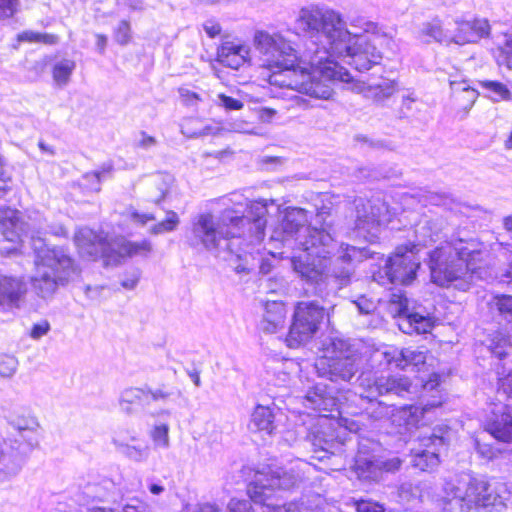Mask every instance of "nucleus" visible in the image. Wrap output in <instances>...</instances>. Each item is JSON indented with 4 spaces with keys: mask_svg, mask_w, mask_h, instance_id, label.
Masks as SVG:
<instances>
[{
    "mask_svg": "<svg viewBox=\"0 0 512 512\" xmlns=\"http://www.w3.org/2000/svg\"><path fill=\"white\" fill-rule=\"evenodd\" d=\"M306 211L291 208L282 222L284 246L297 251L291 258L293 270L305 281L318 283L324 276H333L340 285H346L352 275V262L367 257L365 248L341 244L326 227L307 224Z\"/></svg>",
    "mask_w": 512,
    "mask_h": 512,
    "instance_id": "1",
    "label": "nucleus"
},
{
    "mask_svg": "<svg viewBox=\"0 0 512 512\" xmlns=\"http://www.w3.org/2000/svg\"><path fill=\"white\" fill-rule=\"evenodd\" d=\"M306 33L317 37L332 57L348 59L347 62L359 71H366L383 58L379 37L352 36L345 28L341 15L332 9L316 6L302 8L296 19Z\"/></svg>",
    "mask_w": 512,
    "mask_h": 512,
    "instance_id": "2",
    "label": "nucleus"
},
{
    "mask_svg": "<svg viewBox=\"0 0 512 512\" xmlns=\"http://www.w3.org/2000/svg\"><path fill=\"white\" fill-rule=\"evenodd\" d=\"M267 212L266 202L253 201L243 210H224L218 221L212 214L202 213L193 221L191 245H202L210 252L232 251V247L242 245L240 230L245 225H249V232L253 233L252 242L260 244L265 235Z\"/></svg>",
    "mask_w": 512,
    "mask_h": 512,
    "instance_id": "3",
    "label": "nucleus"
},
{
    "mask_svg": "<svg viewBox=\"0 0 512 512\" xmlns=\"http://www.w3.org/2000/svg\"><path fill=\"white\" fill-rule=\"evenodd\" d=\"M372 370L363 371L356 379L355 394L361 399L376 400L379 396L395 394L403 396L411 388L409 378L405 376L379 375L386 367L394 366L400 369L429 372L431 364L428 363L426 350L382 346L372 351L368 359Z\"/></svg>",
    "mask_w": 512,
    "mask_h": 512,
    "instance_id": "4",
    "label": "nucleus"
},
{
    "mask_svg": "<svg viewBox=\"0 0 512 512\" xmlns=\"http://www.w3.org/2000/svg\"><path fill=\"white\" fill-rule=\"evenodd\" d=\"M301 62L306 67L272 69L267 81L274 86L289 88L309 96L330 99L333 95L331 84L335 81L349 83L352 77L347 69L329 60L326 48L311 42L305 49Z\"/></svg>",
    "mask_w": 512,
    "mask_h": 512,
    "instance_id": "5",
    "label": "nucleus"
},
{
    "mask_svg": "<svg viewBox=\"0 0 512 512\" xmlns=\"http://www.w3.org/2000/svg\"><path fill=\"white\" fill-rule=\"evenodd\" d=\"M483 252L478 242L461 238L441 243L429 253L432 281L442 287L467 291L487 271L480 265Z\"/></svg>",
    "mask_w": 512,
    "mask_h": 512,
    "instance_id": "6",
    "label": "nucleus"
},
{
    "mask_svg": "<svg viewBox=\"0 0 512 512\" xmlns=\"http://www.w3.org/2000/svg\"><path fill=\"white\" fill-rule=\"evenodd\" d=\"M310 470L309 463L297 460L288 469L257 472L248 486V495L262 506V512H318L308 509L303 502L278 503L284 493L301 486Z\"/></svg>",
    "mask_w": 512,
    "mask_h": 512,
    "instance_id": "7",
    "label": "nucleus"
},
{
    "mask_svg": "<svg viewBox=\"0 0 512 512\" xmlns=\"http://www.w3.org/2000/svg\"><path fill=\"white\" fill-rule=\"evenodd\" d=\"M30 241L35 254V273L31 283L40 297L48 298L60 285L68 283L76 274V267L62 249L49 248L34 232L30 235Z\"/></svg>",
    "mask_w": 512,
    "mask_h": 512,
    "instance_id": "8",
    "label": "nucleus"
},
{
    "mask_svg": "<svg viewBox=\"0 0 512 512\" xmlns=\"http://www.w3.org/2000/svg\"><path fill=\"white\" fill-rule=\"evenodd\" d=\"M433 226L430 221L418 223L415 229V243L397 247L395 253L387 259L385 266L373 274V280L382 286L409 285L415 280L420 267V259L417 256L419 247L440 239Z\"/></svg>",
    "mask_w": 512,
    "mask_h": 512,
    "instance_id": "9",
    "label": "nucleus"
},
{
    "mask_svg": "<svg viewBox=\"0 0 512 512\" xmlns=\"http://www.w3.org/2000/svg\"><path fill=\"white\" fill-rule=\"evenodd\" d=\"M74 242L82 257L88 260L103 258L107 264H118L125 258L147 257L153 250L150 240L130 241L123 237L109 240L103 232L88 227L77 230Z\"/></svg>",
    "mask_w": 512,
    "mask_h": 512,
    "instance_id": "10",
    "label": "nucleus"
},
{
    "mask_svg": "<svg viewBox=\"0 0 512 512\" xmlns=\"http://www.w3.org/2000/svg\"><path fill=\"white\" fill-rule=\"evenodd\" d=\"M8 422L17 434L0 442V484L20 473L28 454L38 444L36 417L11 414Z\"/></svg>",
    "mask_w": 512,
    "mask_h": 512,
    "instance_id": "11",
    "label": "nucleus"
},
{
    "mask_svg": "<svg viewBox=\"0 0 512 512\" xmlns=\"http://www.w3.org/2000/svg\"><path fill=\"white\" fill-rule=\"evenodd\" d=\"M443 489L448 498L463 502L468 512L473 509L501 512L505 508V499L497 488H492L485 480L468 474L447 480Z\"/></svg>",
    "mask_w": 512,
    "mask_h": 512,
    "instance_id": "12",
    "label": "nucleus"
},
{
    "mask_svg": "<svg viewBox=\"0 0 512 512\" xmlns=\"http://www.w3.org/2000/svg\"><path fill=\"white\" fill-rule=\"evenodd\" d=\"M356 433L359 425L355 421L342 418L337 421L329 415H318L308 429L307 441L311 444L314 457L322 461L330 455H337L344 452L347 442L358 441L357 436L349 438L342 436V429Z\"/></svg>",
    "mask_w": 512,
    "mask_h": 512,
    "instance_id": "13",
    "label": "nucleus"
},
{
    "mask_svg": "<svg viewBox=\"0 0 512 512\" xmlns=\"http://www.w3.org/2000/svg\"><path fill=\"white\" fill-rule=\"evenodd\" d=\"M323 356L315 363L319 377L332 382H350L362 365L361 357L355 353L347 341L330 338L324 343Z\"/></svg>",
    "mask_w": 512,
    "mask_h": 512,
    "instance_id": "14",
    "label": "nucleus"
},
{
    "mask_svg": "<svg viewBox=\"0 0 512 512\" xmlns=\"http://www.w3.org/2000/svg\"><path fill=\"white\" fill-rule=\"evenodd\" d=\"M253 44L265 70L293 67L298 61L296 49L280 32L257 30Z\"/></svg>",
    "mask_w": 512,
    "mask_h": 512,
    "instance_id": "15",
    "label": "nucleus"
},
{
    "mask_svg": "<svg viewBox=\"0 0 512 512\" xmlns=\"http://www.w3.org/2000/svg\"><path fill=\"white\" fill-rule=\"evenodd\" d=\"M356 221L355 232L357 236L373 242L378 238L380 227L388 226L394 217L403 210L400 207H390L387 199L368 200V206L362 198L355 200Z\"/></svg>",
    "mask_w": 512,
    "mask_h": 512,
    "instance_id": "16",
    "label": "nucleus"
},
{
    "mask_svg": "<svg viewBox=\"0 0 512 512\" xmlns=\"http://www.w3.org/2000/svg\"><path fill=\"white\" fill-rule=\"evenodd\" d=\"M378 448V443L369 439L358 442L353 469L360 480L376 482L384 472L394 473L400 469L402 460L398 456H377Z\"/></svg>",
    "mask_w": 512,
    "mask_h": 512,
    "instance_id": "17",
    "label": "nucleus"
},
{
    "mask_svg": "<svg viewBox=\"0 0 512 512\" xmlns=\"http://www.w3.org/2000/svg\"><path fill=\"white\" fill-rule=\"evenodd\" d=\"M329 314L325 308L314 301L299 302L294 310L293 321L289 328L286 343L290 348H298L310 341L318 332Z\"/></svg>",
    "mask_w": 512,
    "mask_h": 512,
    "instance_id": "18",
    "label": "nucleus"
},
{
    "mask_svg": "<svg viewBox=\"0 0 512 512\" xmlns=\"http://www.w3.org/2000/svg\"><path fill=\"white\" fill-rule=\"evenodd\" d=\"M411 301L403 293H394L390 299V310L399 318V329L406 334H426L434 327L433 319L414 311Z\"/></svg>",
    "mask_w": 512,
    "mask_h": 512,
    "instance_id": "19",
    "label": "nucleus"
},
{
    "mask_svg": "<svg viewBox=\"0 0 512 512\" xmlns=\"http://www.w3.org/2000/svg\"><path fill=\"white\" fill-rule=\"evenodd\" d=\"M447 427H435L431 433L419 437L423 449L417 451L411 460L414 467L421 471H433L439 465L438 450L447 443Z\"/></svg>",
    "mask_w": 512,
    "mask_h": 512,
    "instance_id": "20",
    "label": "nucleus"
},
{
    "mask_svg": "<svg viewBox=\"0 0 512 512\" xmlns=\"http://www.w3.org/2000/svg\"><path fill=\"white\" fill-rule=\"evenodd\" d=\"M442 400H432L423 407L416 405H405L401 407L387 406L386 415L389 416L391 424L397 428L400 434L410 432L417 428L423 421L425 413L430 409L439 407Z\"/></svg>",
    "mask_w": 512,
    "mask_h": 512,
    "instance_id": "21",
    "label": "nucleus"
},
{
    "mask_svg": "<svg viewBox=\"0 0 512 512\" xmlns=\"http://www.w3.org/2000/svg\"><path fill=\"white\" fill-rule=\"evenodd\" d=\"M216 256L222 257L224 260H232L233 257L239 262L235 266L237 273H249L255 268L259 267L262 274L270 272V264L266 262L260 255L259 248L254 244L249 243L243 248L241 245L232 247L231 250H220V252H213Z\"/></svg>",
    "mask_w": 512,
    "mask_h": 512,
    "instance_id": "22",
    "label": "nucleus"
},
{
    "mask_svg": "<svg viewBox=\"0 0 512 512\" xmlns=\"http://www.w3.org/2000/svg\"><path fill=\"white\" fill-rule=\"evenodd\" d=\"M455 23L457 25L456 33L450 40L455 44H476L491 35V25L486 18L456 20Z\"/></svg>",
    "mask_w": 512,
    "mask_h": 512,
    "instance_id": "23",
    "label": "nucleus"
},
{
    "mask_svg": "<svg viewBox=\"0 0 512 512\" xmlns=\"http://www.w3.org/2000/svg\"><path fill=\"white\" fill-rule=\"evenodd\" d=\"M303 405L319 415L325 412L339 411V399L335 396L334 388H329L324 383H316L304 396Z\"/></svg>",
    "mask_w": 512,
    "mask_h": 512,
    "instance_id": "24",
    "label": "nucleus"
},
{
    "mask_svg": "<svg viewBox=\"0 0 512 512\" xmlns=\"http://www.w3.org/2000/svg\"><path fill=\"white\" fill-rule=\"evenodd\" d=\"M21 213L11 208L0 210V232L11 243H24L29 227L20 217Z\"/></svg>",
    "mask_w": 512,
    "mask_h": 512,
    "instance_id": "25",
    "label": "nucleus"
},
{
    "mask_svg": "<svg viewBox=\"0 0 512 512\" xmlns=\"http://www.w3.org/2000/svg\"><path fill=\"white\" fill-rule=\"evenodd\" d=\"M351 89L375 103H383L397 92V82L388 78H380L376 82L357 81Z\"/></svg>",
    "mask_w": 512,
    "mask_h": 512,
    "instance_id": "26",
    "label": "nucleus"
},
{
    "mask_svg": "<svg viewBox=\"0 0 512 512\" xmlns=\"http://www.w3.org/2000/svg\"><path fill=\"white\" fill-rule=\"evenodd\" d=\"M485 430L496 440L512 443V412L501 406L486 421Z\"/></svg>",
    "mask_w": 512,
    "mask_h": 512,
    "instance_id": "27",
    "label": "nucleus"
},
{
    "mask_svg": "<svg viewBox=\"0 0 512 512\" xmlns=\"http://www.w3.org/2000/svg\"><path fill=\"white\" fill-rule=\"evenodd\" d=\"M249 56V47L239 40L224 41L217 51V59L223 65L239 69Z\"/></svg>",
    "mask_w": 512,
    "mask_h": 512,
    "instance_id": "28",
    "label": "nucleus"
},
{
    "mask_svg": "<svg viewBox=\"0 0 512 512\" xmlns=\"http://www.w3.org/2000/svg\"><path fill=\"white\" fill-rule=\"evenodd\" d=\"M26 292V284L17 277L0 273V305L4 307H17Z\"/></svg>",
    "mask_w": 512,
    "mask_h": 512,
    "instance_id": "29",
    "label": "nucleus"
},
{
    "mask_svg": "<svg viewBox=\"0 0 512 512\" xmlns=\"http://www.w3.org/2000/svg\"><path fill=\"white\" fill-rule=\"evenodd\" d=\"M286 307L280 301H268L264 306V313L260 322V329L266 333H276L284 328L286 320Z\"/></svg>",
    "mask_w": 512,
    "mask_h": 512,
    "instance_id": "30",
    "label": "nucleus"
},
{
    "mask_svg": "<svg viewBox=\"0 0 512 512\" xmlns=\"http://www.w3.org/2000/svg\"><path fill=\"white\" fill-rule=\"evenodd\" d=\"M248 428L251 432L271 435L276 429L273 409L268 406L257 405L251 414Z\"/></svg>",
    "mask_w": 512,
    "mask_h": 512,
    "instance_id": "31",
    "label": "nucleus"
},
{
    "mask_svg": "<svg viewBox=\"0 0 512 512\" xmlns=\"http://www.w3.org/2000/svg\"><path fill=\"white\" fill-rule=\"evenodd\" d=\"M148 399L147 385L143 387H129L124 389L119 397V406L127 415L135 413L133 404L141 403Z\"/></svg>",
    "mask_w": 512,
    "mask_h": 512,
    "instance_id": "32",
    "label": "nucleus"
},
{
    "mask_svg": "<svg viewBox=\"0 0 512 512\" xmlns=\"http://www.w3.org/2000/svg\"><path fill=\"white\" fill-rule=\"evenodd\" d=\"M113 443L122 455L134 462H145L150 456V447L147 444L131 445L118 438H114Z\"/></svg>",
    "mask_w": 512,
    "mask_h": 512,
    "instance_id": "33",
    "label": "nucleus"
},
{
    "mask_svg": "<svg viewBox=\"0 0 512 512\" xmlns=\"http://www.w3.org/2000/svg\"><path fill=\"white\" fill-rule=\"evenodd\" d=\"M147 391L148 398L153 402L175 403L183 397V393L178 387L169 384H161L155 388L147 385Z\"/></svg>",
    "mask_w": 512,
    "mask_h": 512,
    "instance_id": "34",
    "label": "nucleus"
},
{
    "mask_svg": "<svg viewBox=\"0 0 512 512\" xmlns=\"http://www.w3.org/2000/svg\"><path fill=\"white\" fill-rule=\"evenodd\" d=\"M170 427L167 423H155L150 430V438L156 448L168 449L170 447Z\"/></svg>",
    "mask_w": 512,
    "mask_h": 512,
    "instance_id": "35",
    "label": "nucleus"
},
{
    "mask_svg": "<svg viewBox=\"0 0 512 512\" xmlns=\"http://www.w3.org/2000/svg\"><path fill=\"white\" fill-rule=\"evenodd\" d=\"M75 69V62L72 60H62L53 67V79L59 86L68 83L70 76Z\"/></svg>",
    "mask_w": 512,
    "mask_h": 512,
    "instance_id": "36",
    "label": "nucleus"
},
{
    "mask_svg": "<svg viewBox=\"0 0 512 512\" xmlns=\"http://www.w3.org/2000/svg\"><path fill=\"white\" fill-rule=\"evenodd\" d=\"M422 34L431 37L436 42L452 43L450 41L451 38L444 32L442 25L438 20L424 24L422 28Z\"/></svg>",
    "mask_w": 512,
    "mask_h": 512,
    "instance_id": "37",
    "label": "nucleus"
},
{
    "mask_svg": "<svg viewBox=\"0 0 512 512\" xmlns=\"http://www.w3.org/2000/svg\"><path fill=\"white\" fill-rule=\"evenodd\" d=\"M179 222L180 221L177 213L174 211H168L166 219L153 225L150 229V232L154 235L172 232L177 228Z\"/></svg>",
    "mask_w": 512,
    "mask_h": 512,
    "instance_id": "38",
    "label": "nucleus"
},
{
    "mask_svg": "<svg viewBox=\"0 0 512 512\" xmlns=\"http://www.w3.org/2000/svg\"><path fill=\"white\" fill-rule=\"evenodd\" d=\"M20 41L37 42L47 45H54L58 42V36L49 33L25 31L18 36Z\"/></svg>",
    "mask_w": 512,
    "mask_h": 512,
    "instance_id": "39",
    "label": "nucleus"
},
{
    "mask_svg": "<svg viewBox=\"0 0 512 512\" xmlns=\"http://www.w3.org/2000/svg\"><path fill=\"white\" fill-rule=\"evenodd\" d=\"M193 122H194L193 120H189L184 125H182V128H181V133L188 138H199V137H204V136H208V135H216L220 131L219 128H214L209 125L204 126L200 130H194L190 127V125L193 124Z\"/></svg>",
    "mask_w": 512,
    "mask_h": 512,
    "instance_id": "40",
    "label": "nucleus"
},
{
    "mask_svg": "<svg viewBox=\"0 0 512 512\" xmlns=\"http://www.w3.org/2000/svg\"><path fill=\"white\" fill-rule=\"evenodd\" d=\"M481 85L495 94V101L509 100L511 98L512 94L510 90L501 82L483 81L481 82Z\"/></svg>",
    "mask_w": 512,
    "mask_h": 512,
    "instance_id": "41",
    "label": "nucleus"
},
{
    "mask_svg": "<svg viewBox=\"0 0 512 512\" xmlns=\"http://www.w3.org/2000/svg\"><path fill=\"white\" fill-rule=\"evenodd\" d=\"M18 360L12 355H0V377L9 378L14 375Z\"/></svg>",
    "mask_w": 512,
    "mask_h": 512,
    "instance_id": "42",
    "label": "nucleus"
},
{
    "mask_svg": "<svg viewBox=\"0 0 512 512\" xmlns=\"http://www.w3.org/2000/svg\"><path fill=\"white\" fill-rule=\"evenodd\" d=\"M362 29L365 33L370 34L369 37H379V42L388 44L391 41V37H389L386 33L382 32L378 24L375 22H364Z\"/></svg>",
    "mask_w": 512,
    "mask_h": 512,
    "instance_id": "43",
    "label": "nucleus"
},
{
    "mask_svg": "<svg viewBox=\"0 0 512 512\" xmlns=\"http://www.w3.org/2000/svg\"><path fill=\"white\" fill-rule=\"evenodd\" d=\"M145 508L146 504L144 502L139 499H131L130 502L123 507V512H144ZM90 512H113V510L106 508H93Z\"/></svg>",
    "mask_w": 512,
    "mask_h": 512,
    "instance_id": "44",
    "label": "nucleus"
},
{
    "mask_svg": "<svg viewBox=\"0 0 512 512\" xmlns=\"http://www.w3.org/2000/svg\"><path fill=\"white\" fill-rule=\"evenodd\" d=\"M361 314H370L376 308L374 301L365 295L359 296L356 300L351 302Z\"/></svg>",
    "mask_w": 512,
    "mask_h": 512,
    "instance_id": "45",
    "label": "nucleus"
},
{
    "mask_svg": "<svg viewBox=\"0 0 512 512\" xmlns=\"http://www.w3.org/2000/svg\"><path fill=\"white\" fill-rule=\"evenodd\" d=\"M115 39L121 45H126L131 39V28L127 21H121L115 32Z\"/></svg>",
    "mask_w": 512,
    "mask_h": 512,
    "instance_id": "46",
    "label": "nucleus"
},
{
    "mask_svg": "<svg viewBox=\"0 0 512 512\" xmlns=\"http://www.w3.org/2000/svg\"><path fill=\"white\" fill-rule=\"evenodd\" d=\"M495 305L501 315H512V296L500 295L495 297Z\"/></svg>",
    "mask_w": 512,
    "mask_h": 512,
    "instance_id": "47",
    "label": "nucleus"
},
{
    "mask_svg": "<svg viewBox=\"0 0 512 512\" xmlns=\"http://www.w3.org/2000/svg\"><path fill=\"white\" fill-rule=\"evenodd\" d=\"M231 130L237 133L261 135L256 127L251 126L244 120H237L231 124Z\"/></svg>",
    "mask_w": 512,
    "mask_h": 512,
    "instance_id": "48",
    "label": "nucleus"
},
{
    "mask_svg": "<svg viewBox=\"0 0 512 512\" xmlns=\"http://www.w3.org/2000/svg\"><path fill=\"white\" fill-rule=\"evenodd\" d=\"M18 0H0V16L12 17L18 9Z\"/></svg>",
    "mask_w": 512,
    "mask_h": 512,
    "instance_id": "49",
    "label": "nucleus"
},
{
    "mask_svg": "<svg viewBox=\"0 0 512 512\" xmlns=\"http://www.w3.org/2000/svg\"><path fill=\"white\" fill-rule=\"evenodd\" d=\"M227 512H252L251 502L249 500L231 499L227 506Z\"/></svg>",
    "mask_w": 512,
    "mask_h": 512,
    "instance_id": "50",
    "label": "nucleus"
},
{
    "mask_svg": "<svg viewBox=\"0 0 512 512\" xmlns=\"http://www.w3.org/2000/svg\"><path fill=\"white\" fill-rule=\"evenodd\" d=\"M356 509L357 512H384L382 505L370 500H360L356 502Z\"/></svg>",
    "mask_w": 512,
    "mask_h": 512,
    "instance_id": "51",
    "label": "nucleus"
},
{
    "mask_svg": "<svg viewBox=\"0 0 512 512\" xmlns=\"http://www.w3.org/2000/svg\"><path fill=\"white\" fill-rule=\"evenodd\" d=\"M219 100L221 105L228 110H241L244 106L240 100L226 96L224 94L219 95Z\"/></svg>",
    "mask_w": 512,
    "mask_h": 512,
    "instance_id": "52",
    "label": "nucleus"
},
{
    "mask_svg": "<svg viewBox=\"0 0 512 512\" xmlns=\"http://www.w3.org/2000/svg\"><path fill=\"white\" fill-rule=\"evenodd\" d=\"M49 330H50V324L47 321H42L40 323H36L33 325L31 332H30V336L33 339L37 340V339H40L41 337H43L44 335H46Z\"/></svg>",
    "mask_w": 512,
    "mask_h": 512,
    "instance_id": "53",
    "label": "nucleus"
},
{
    "mask_svg": "<svg viewBox=\"0 0 512 512\" xmlns=\"http://www.w3.org/2000/svg\"><path fill=\"white\" fill-rule=\"evenodd\" d=\"M462 94L467 102L464 106L465 109H470L479 95L477 90L471 88L469 85L462 87Z\"/></svg>",
    "mask_w": 512,
    "mask_h": 512,
    "instance_id": "54",
    "label": "nucleus"
},
{
    "mask_svg": "<svg viewBox=\"0 0 512 512\" xmlns=\"http://www.w3.org/2000/svg\"><path fill=\"white\" fill-rule=\"evenodd\" d=\"M498 384V390L507 395L509 398H512V373H509L505 377L499 378Z\"/></svg>",
    "mask_w": 512,
    "mask_h": 512,
    "instance_id": "55",
    "label": "nucleus"
},
{
    "mask_svg": "<svg viewBox=\"0 0 512 512\" xmlns=\"http://www.w3.org/2000/svg\"><path fill=\"white\" fill-rule=\"evenodd\" d=\"M180 96L183 100V102L187 105H193L198 100H200V97L197 93L190 91L188 89L181 88L179 89Z\"/></svg>",
    "mask_w": 512,
    "mask_h": 512,
    "instance_id": "56",
    "label": "nucleus"
},
{
    "mask_svg": "<svg viewBox=\"0 0 512 512\" xmlns=\"http://www.w3.org/2000/svg\"><path fill=\"white\" fill-rule=\"evenodd\" d=\"M148 491L153 495H161L165 492V487L160 480L148 479L147 480Z\"/></svg>",
    "mask_w": 512,
    "mask_h": 512,
    "instance_id": "57",
    "label": "nucleus"
},
{
    "mask_svg": "<svg viewBox=\"0 0 512 512\" xmlns=\"http://www.w3.org/2000/svg\"><path fill=\"white\" fill-rule=\"evenodd\" d=\"M203 28L205 32L212 38L216 37L221 32L220 24L212 20L205 22Z\"/></svg>",
    "mask_w": 512,
    "mask_h": 512,
    "instance_id": "58",
    "label": "nucleus"
},
{
    "mask_svg": "<svg viewBox=\"0 0 512 512\" xmlns=\"http://www.w3.org/2000/svg\"><path fill=\"white\" fill-rule=\"evenodd\" d=\"M440 385V376L434 372L430 374L429 379L424 383L423 388L427 392H432Z\"/></svg>",
    "mask_w": 512,
    "mask_h": 512,
    "instance_id": "59",
    "label": "nucleus"
},
{
    "mask_svg": "<svg viewBox=\"0 0 512 512\" xmlns=\"http://www.w3.org/2000/svg\"><path fill=\"white\" fill-rule=\"evenodd\" d=\"M138 281H139V274L138 273H133L131 275V277L123 279L122 282H121V285L125 289L132 290V289H134L137 286Z\"/></svg>",
    "mask_w": 512,
    "mask_h": 512,
    "instance_id": "60",
    "label": "nucleus"
},
{
    "mask_svg": "<svg viewBox=\"0 0 512 512\" xmlns=\"http://www.w3.org/2000/svg\"><path fill=\"white\" fill-rule=\"evenodd\" d=\"M131 216L134 221L139 222L143 225L146 224L148 221L155 220L154 215L151 213L133 212Z\"/></svg>",
    "mask_w": 512,
    "mask_h": 512,
    "instance_id": "61",
    "label": "nucleus"
},
{
    "mask_svg": "<svg viewBox=\"0 0 512 512\" xmlns=\"http://www.w3.org/2000/svg\"><path fill=\"white\" fill-rule=\"evenodd\" d=\"M142 139L139 141L138 146L141 148H149L156 145L157 140L153 136L147 135L144 131L141 132Z\"/></svg>",
    "mask_w": 512,
    "mask_h": 512,
    "instance_id": "62",
    "label": "nucleus"
},
{
    "mask_svg": "<svg viewBox=\"0 0 512 512\" xmlns=\"http://www.w3.org/2000/svg\"><path fill=\"white\" fill-rule=\"evenodd\" d=\"M450 88L452 91V94L456 96L457 93H462V87L467 86V82L465 80L458 81L449 79Z\"/></svg>",
    "mask_w": 512,
    "mask_h": 512,
    "instance_id": "63",
    "label": "nucleus"
},
{
    "mask_svg": "<svg viewBox=\"0 0 512 512\" xmlns=\"http://www.w3.org/2000/svg\"><path fill=\"white\" fill-rule=\"evenodd\" d=\"M193 512H219V509L215 505L205 503L199 505Z\"/></svg>",
    "mask_w": 512,
    "mask_h": 512,
    "instance_id": "64",
    "label": "nucleus"
}]
</instances>
